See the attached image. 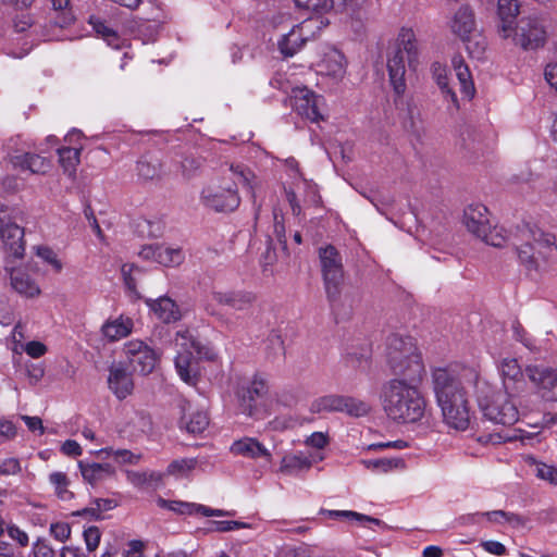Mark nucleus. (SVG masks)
<instances>
[{"label":"nucleus","instance_id":"nucleus-6","mask_svg":"<svg viewBox=\"0 0 557 557\" xmlns=\"http://www.w3.org/2000/svg\"><path fill=\"white\" fill-rule=\"evenodd\" d=\"M448 27L466 46L470 57L481 59L486 48L485 37L476 29L473 11L461 5L449 18Z\"/></svg>","mask_w":557,"mask_h":557},{"label":"nucleus","instance_id":"nucleus-14","mask_svg":"<svg viewBox=\"0 0 557 557\" xmlns=\"http://www.w3.org/2000/svg\"><path fill=\"white\" fill-rule=\"evenodd\" d=\"M123 352L134 371L143 375L150 374L159 361V355L154 349L139 339L126 342L123 346Z\"/></svg>","mask_w":557,"mask_h":557},{"label":"nucleus","instance_id":"nucleus-50","mask_svg":"<svg viewBox=\"0 0 557 557\" xmlns=\"http://www.w3.org/2000/svg\"><path fill=\"white\" fill-rule=\"evenodd\" d=\"M209 530L213 532H231L239 529H247L251 525L246 522L242 521H210L209 522Z\"/></svg>","mask_w":557,"mask_h":557},{"label":"nucleus","instance_id":"nucleus-2","mask_svg":"<svg viewBox=\"0 0 557 557\" xmlns=\"http://www.w3.org/2000/svg\"><path fill=\"white\" fill-rule=\"evenodd\" d=\"M255 178L245 166L231 165L221 177L211 180L201 188L199 201L214 212H232L240 205L238 185L252 190Z\"/></svg>","mask_w":557,"mask_h":557},{"label":"nucleus","instance_id":"nucleus-52","mask_svg":"<svg viewBox=\"0 0 557 557\" xmlns=\"http://www.w3.org/2000/svg\"><path fill=\"white\" fill-rule=\"evenodd\" d=\"M49 532L55 541L64 543L70 539L72 530L67 522L58 521L50 524Z\"/></svg>","mask_w":557,"mask_h":557},{"label":"nucleus","instance_id":"nucleus-63","mask_svg":"<svg viewBox=\"0 0 557 557\" xmlns=\"http://www.w3.org/2000/svg\"><path fill=\"white\" fill-rule=\"evenodd\" d=\"M201 166V161L196 158H186L182 162V172L183 175L187 178H190L195 175L197 170Z\"/></svg>","mask_w":557,"mask_h":557},{"label":"nucleus","instance_id":"nucleus-28","mask_svg":"<svg viewBox=\"0 0 557 557\" xmlns=\"http://www.w3.org/2000/svg\"><path fill=\"white\" fill-rule=\"evenodd\" d=\"M519 13L516 0H498V16L500 18L499 34L503 38H509L513 34V24Z\"/></svg>","mask_w":557,"mask_h":557},{"label":"nucleus","instance_id":"nucleus-60","mask_svg":"<svg viewBox=\"0 0 557 557\" xmlns=\"http://www.w3.org/2000/svg\"><path fill=\"white\" fill-rule=\"evenodd\" d=\"M15 222L14 210L0 203V233Z\"/></svg>","mask_w":557,"mask_h":557},{"label":"nucleus","instance_id":"nucleus-1","mask_svg":"<svg viewBox=\"0 0 557 557\" xmlns=\"http://www.w3.org/2000/svg\"><path fill=\"white\" fill-rule=\"evenodd\" d=\"M386 360L396 377L381 389L382 408L396 423H417L425 413L426 401L419 388L425 374L421 356L410 337L392 335L386 347Z\"/></svg>","mask_w":557,"mask_h":557},{"label":"nucleus","instance_id":"nucleus-45","mask_svg":"<svg viewBox=\"0 0 557 557\" xmlns=\"http://www.w3.org/2000/svg\"><path fill=\"white\" fill-rule=\"evenodd\" d=\"M137 174L145 181L158 178L161 175V163L145 157L137 162Z\"/></svg>","mask_w":557,"mask_h":557},{"label":"nucleus","instance_id":"nucleus-9","mask_svg":"<svg viewBox=\"0 0 557 557\" xmlns=\"http://www.w3.org/2000/svg\"><path fill=\"white\" fill-rule=\"evenodd\" d=\"M327 23V21L321 18L309 17L293 26L277 42L281 53L285 57H293L301 50L308 40L313 39Z\"/></svg>","mask_w":557,"mask_h":557},{"label":"nucleus","instance_id":"nucleus-36","mask_svg":"<svg viewBox=\"0 0 557 557\" xmlns=\"http://www.w3.org/2000/svg\"><path fill=\"white\" fill-rule=\"evenodd\" d=\"M90 24L98 36H100L108 46L113 49H121L126 46V40L112 28H110L104 22L99 18L91 17Z\"/></svg>","mask_w":557,"mask_h":557},{"label":"nucleus","instance_id":"nucleus-30","mask_svg":"<svg viewBox=\"0 0 557 557\" xmlns=\"http://www.w3.org/2000/svg\"><path fill=\"white\" fill-rule=\"evenodd\" d=\"M524 465L530 468L533 474L541 481L557 485V467L537 460L532 455L523 457Z\"/></svg>","mask_w":557,"mask_h":557},{"label":"nucleus","instance_id":"nucleus-43","mask_svg":"<svg viewBox=\"0 0 557 557\" xmlns=\"http://www.w3.org/2000/svg\"><path fill=\"white\" fill-rule=\"evenodd\" d=\"M198 466L196 458H182L173 460L166 468V475L178 479L187 478Z\"/></svg>","mask_w":557,"mask_h":557},{"label":"nucleus","instance_id":"nucleus-22","mask_svg":"<svg viewBox=\"0 0 557 557\" xmlns=\"http://www.w3.org/2000/svg\"><path fill=\"white\" fill-rule=\"evenodd\" d=\"M211 297L216 304L237 311L248 310L256 300V296L246 290H214Z\"/></svg>","mask_w":557,"mask_h":557},{"label":"nucleus","instance_id":"nucleus-29","mask_svg":"<svg viewBox=\"0 0 557 557\" xmlns=\"http://www.w3.org/2000/svg\"><path fill=\"white\" fill-rule=\"evenodd\" d=\"M134 327L131 318L120 315L116 319L108 320L101 327L103 337L109 342H116L127 337Z\"/></svg>","mask_w":557,"mask_h":557},{"label":"nucleus","instance_id":"nucleus-41","mask_svg":"<svg viewBox=\"0 0 557 557\" xmlns=\"http://www.w3.org/2000/svg\"><path fill=\"white\" fill-rule=\"evenodd\" d=\"M324 515L327 518L334 519V520L345 519V520H350V521H357L362 524H366V523H371V524H375V525L384 524L380 519H376V518H373L370 516H366V515H362V513H359L356 511H351V510H325Z\"/></svg>","mask_w":557,"mask_h":557},{"label":"nucleus","instance_id":"nucleus-3","mask_svg":"<svg viewBox=\"0 0 557 557\" xmlns=\"http://www.w3.org/2000/svg\"><path fill=\"white\" fill-rule=\"evenodd\" d=\"M433 388L444 421L453 429L463 431L470 424L471 408L466 386L446 369L433 372Z\"/></svg>","mask_w":557,"mask_h":557},{"label":"nucleus","instance_id":"nucleus-24","mask_svg":"<svg viewBox=\"0 0 557 557\" xmlns=\"http://www.w3.org/2000/svg\"><path fill=\"white\" fill-rule=\"evenodd\" d=\"M151 312L164 323L176 322L181 319V310L175 301L166 296L157 299H146Z\"/></svg>","mask_w":557,"mask_h":557},{"label":"nucleus","instance_id":"nucleus-42","mask_svg":"<svg viewBox=\"0 0 557 557\" xmlns=\"http://www.w3.org/2000/svg\"><path fill=\"white\" fill-rule=\"evenodd\" d=\"M208 424V416L203 411L191 412L189 416H184L181 421L182 428L191 434L202 433Z\"/></svg>","mask_w":557,"mask_h":557},{"label":"nucleus","instance_id":"nucleus-4","mask_svg":"<svg viewBox=\"0 0 557 557\" xmlns=\"http://www.w3.org/2000/svg\"><path fill=\"white\" fill-rule=\"evenodd\" d=\"M465 376L469 385L473 383L475 386L478 405L485 419L502 425H512L519 420L518 407L506 391L496 389L474 371Z\"/></svg>","mask_w":557,"mask_h":557},{"label":"nucleus","instance_id":"nucleus-8","mask_svg":"<svg viewBox=\"0 0 557 557\" xmlns=\"http://www.w3.org/2000/svg\"><path fill=\"white\" fill-rule=\"evenodd\" d=\"M268 391L267 379L261 374L239 379L235 392L239 412L248 417L258 416L260 412L258 399L265 397Z\"/></svg>","mask_w":557,"mask_h":557},{"label":"nucleus","instance_id":"nucleus-47","mask_svg":"<svg viewBox=\"0 0 557 557\" xmlns=\"http://www.w3.org/2000/svg\"><path fill=\"white\" fill-rule=\"evenodd\" d=\"M35 252L45 263L49 264L53 272L60 273L63 270V262L59 255L48 246L35 247Z\"/></svg>","mask_w":557,"mask_h":557},{"label":"nucleus","instance_id":"nucleus-20","mask_svg":"<svg viewBox=\"0 0 557 557\" xmlns=\"http://www.w3.org/2000/svg\"><path fill=\"white\" fill-rule=\"evenodd\" d=\"M13 264L14 262L9 261L4 263V270L10 276L12 288L21 296L27 298L39 296L41 290L35 280L21 269H16Z\"/></svg>","mask_w":557,"mask_h":557},{"label":"nucleus","instance_id":"nucleus-21","mask_svg":"<svg viewBox=\"0 0 557 557\" xmlns=\"http://www.w3.org/2000/svg\"><path fill=\"white\" fill-rule=\"evenodd\" d=\"M491 214L483 205H470L465 209L463 224L478 238L491 228Z\"/></svg>","mask_w":557,"mask_h":557},{"label":"nucleus","instance_id":"nucleus-15","mask_svg":"<svg viewBox=\"0 0 557 557\" xmlns=\"http://www.w3.org/2000/svg\"><path fill=\"white\" fill-rule=\"evenodd\" d=\"M8 161L20 173L46 174L51 169V160L39 153L28 152L8 145Z\"/></svg>","mask_w":557,"mask_h":557},{"label":"nucleus","instance_id":"nucleus-12","mask_svg":"<svg viewBox=\"0 0 557 557\" xmlns=\"http://www.w3.org/2000/svg\"><path fill=\"white\" fill-rule=\"evenodd\" d=\"M292 107L301 116L311 122H320L325 116L324 99L307 87H296L290 96Z\"/></svg>","mask_w":557,"mask_h":557},{"label":"nucleus","instance_id":"nucleus-53","mask_svg":"<svg viewBox=\"0 0 557 557\" xmlns=\"http://www.w3.org/2000/svg\"><path fill=\"white\" fill-rule=\"evenodd\" d=\"M482 518H486L491 522L503 523V522H513L518 520V517L513 513L506 512L504 510H493L482 512Z\"/></svg>","mask_w":557,"mask_h":557},{"label":"nucleus","instance_id":"nucleus-37","mask_svg":"<svg viewBox=\"0 0 557 557\" xmlns=\"http://www.w3.org/2000/svg\"><path fill=\"white\" fill-rule=\"evenodd\" d=\"M309 469L310 462L306 460L304 451L285 455L281 460L280 471L285 474H295Z\"/></svg>","mask_w":557,"mask_h":557},{"label":"nucleus","instance_id":"nucleus-32","mask_svg":"<svg viewBox=\"0 0 557 557\" xmlns=\"http://www.w3.org/2000/svg\"><path fill=\"white\" fill-rule=\"evenodd\" d=\"M453 69L460 84V91L469 99L475 92L474 84L468 65L460 55H456L451 60Z\"/></svg>","mask_w":557,"mask_h":557},{"label":"nucleus","instance_id":"nucleus-5","mask_svg":"<svg viewBox=\"0 0 557 557\" xmlns=\"http://www.w3.org/2000/svg\"><path fill=\"white\" fill-rule=\"evenodd\" d=\"M418 55L419 50L414 32L411 28H401L398 34L397 46L387 59L389 84L397 98H401L407 89L406 64L409 67H414Z\"/></svg>","mask_w":557,"mask_h":557},{"label":"nucleus","instance_id":"nucleus-48","mask_svg":"<svg viewBox=\"0 0 557 557\" xmlns=\"http://www.w3.org/2000/svg\"><path fill=\"white\" fill-rule=\"evenodd\" d=\"M499 371L504 380L518 381L522 377L521 367L515 358H504L499 363Z\"/></svg>","mask_w":557,"mask_h":557},{"label":"nucleus","instance_id":"nucleus-13","mask_svg":"<svg viewBox=\"0 0 557 557\" xmlns=\"http://www.w3.org/2000/svg\"><path fill=\"white\" fill-rule=\"evenodd\" d=\"M319 257L327 296L330 299H335L343 280L342 258L333 246L320 248Z\"/></svg>","mask_w":557,"mask_h":557},{"label":"nucleus","instance_id":"nucleus-7","mask_svg":"<svg viewBox=\"0 0 557 557\" xmlns=\"http://www.w3.org/2000/svg\"><path fill=\"white\" fill-rule=\"evenodd\" d=\"M175 346L177 355L175 357V369L186 384L196 385L199 376L198 362L195 355L201 357L202 354L199 343H197L193 334L188 330L178 331L175 337Z\"/></svg>","mask_w":557,"mask_h":557},{"label":"nucleus","instance_id":"nucleus-55","mask_svg":"<svg viewBox=\"0 0 557 557\" xmlns=\"http://www.w3.org/2000/svg\"><path fill=\"white\" fill-rule=\"evenodd\" d=\"M329 444V436L323 432H313L305 440V445L323 450Z\"/></svg>","mask_w":557,"mask_h":557},{"label":"nucleus","instance_id":"nucleus-33","mask_svg":"<svg viewBox=\"0 0 557 557\" xmlns=\"http://www.w3.org/2000/svg\"><path fill=\"white\" fill-rule=\"evenodd\" d=\"M150 428V418L144 412L135 411L126 418V421L124 425L121 426L120 432L136 437L140 434L147 433Z\"/></svg>","mask_w":557,"mask_h":557},{"label":"nucleus","instance_id":"nucleus-27","mask_svg":"<svg viewBox=\"0 0 557 557\" xmlns=\"http://www.w3.org/2000/svg\"><path fill=\"white\" fill-rule=\"evenodd\" d=\"M82 476L85 482L96 485L115 474V469L110 463L78 462Z\"/></svg>","mask_w":557,"mask_h":557},{"label":"nucleus","instance_id":"nucleus-46","mask_svg":"<svg viewBox=\"0 0 557 557\" xmlns=\"http://www.w3.org/2000/svg\"><path fill=\"white\" fill-rule=\"evenodd\" d=\"M479 238L487 245L503 247L509 239V235L505 228L491 224L490 231H485Z\"/></svg>","mask_w":557,"mask_h":557},{"label":"nucleus","instance_id":"nucleus-10","mask_svg":"<svg viewBox=\"0 0 557 557\" xmlns=\"http://www.w3.org/2000/svg\"><path fill=\"white\" fill-rule=\"evenodd\" d=\"M521 236L527 240V243L518 247L519 259L521 263L525 265L528 271H537L539 262L537 258L535 257V252L533 251L534 249L531 246V242L539 248L555 247V249H557L556 237L550 233H545L536 225L524 226L521 230Z\"/></svg>","mask_w":557,"mask_h":557},{"label":"nucleus","instance_id":"nucleus-40","mask_svg":"<svg viewBox=\"0 0 557 557\" xmlns=\"http://www.w3.org/2000/svg\"><path fill=\"white\" fill-rule=\"evenodd\" d=\"M98 454L106 455V458H112L119 465H137L141 459V454L128 449H114L112 447L103 448Z\"/></svg>","mask_w":557,"mask_h":557},{"label":"nucleus","instance_id":"nucleus-39","mask_svg":"<svg viewBox=\"0 0 557 557\" xmlns=\"http://www.w3.org/2000/svg\"><path fill=\"white\" fill-rule=\"evenodd\" d=\"M82 147H64L58 150L59 161L70 176L75 174L76 166L79 163Z\"/></svg>","mask_w":557,"mask_h":557},{"label":"nucleus","instance_id":"nucleus-19","mask_svg":"<svg viewBox=\"0 0 557 557\" xmlns=\"http://www.w3.org/2000/svg\"><path fill=\"white\" fill-rule=\"evenodd\" d=\"M139 255L144 259L153 260L165 267L180 265L184 260V253L180 248L159 244L144 246Z\"/></svg>","mask_w":557,"mask_h":557},{"label":"nucleus","instance_id":"nucleus-57","mask_svg":"<svg viewBox=\"0 0 557 557\" xmlns=\"http://www.w3.org/2000/svg\"><path fill=\"white\" fill-rule=\"evenodd\" d=\"M33 555L34 557H54V549L47 543L45 540L38 539L33 544Z\"/></svg>","mask_w":557,"mask_h":557},{"label":"nucleus","instance_id":"nucleus-58","mask_svg":"<svg viewBox=\"0 0 557 557\" xmlns=\"http://www.w3.org/2000/svg\"><path fill=\"white\" fill-rule=\"evenodd\" d=\"M435 77H436V83L438 85V87L444 91L446 92L450 100L456 104L457 103V96L455 95V92L450 89L449 85H448V79H447V76L445 74V70H435Z\"/></svg>","mask_w":557,"mask_h":557},{"label":"nucleus","instance_id":"nucleus-18","mask_svg":"<svg viewBox=\"0 0 557 557\" xmlns=\"http://www.w3.org/2000/svg\"><path fill=\"white\" fill-rule=\"evenodd\" d=\"M2 250L4 253V263L21 260L25 253L24 230L16 222L10 224L0 233Z\"/></svg>","mask_w":557,"mask_h":557},{"label":"nucleus","instance_id":"nucleus-56","mask_svg":"<svg viewBox=\"0 0 557 557\" xmlns=\"http://www.w3.org/2000/svg\"><path fill=\"white\" fill-rule=\"evenodd\" d=\"M513 336L517 341L521 342L528 349L536 351L540 347L536 346L535 342L527 335V332L520 324L513 325Z\"/></svg>","mask_w":557,"mask_h":557},{"label":"nucleus","instance_id":"nucleus-25","mask_svg":"<svg viewBox=\"0 0 557 557\" xmlns=\"http://www.w3.org/2000/svg\"><path fill=\"white\" fill-rule=\"evenodd\" d=\"M231 451L234 455L246 458H264L268 461L272 460L271 453L253 437H244L234 442L231 446Z\"/></svg>","mask_w":557,"mask_h":557},{"label":"nucleus","instance_id":"nucleus-54","mask_svg":"<svg viewBox=\"0 0 557 557\" xmlns=\"http://www.w3.org/2000/svg\"><path fill=\"white\" fill-rule=\"evenodd\" d=\"M7 533L9 537L12 541L16 542L21 547H26L29 543V537L27 533L16 524H8Z\"/></svg>","mask_w":557,"mask_h":557},{"label":"nucleus","instance_id":"nucleus-49","mask_svg":"<svg viewBox=\"0 0 557 557\" xmlns=\"http://www.w3.org/2000/svg\"><path fill=\"white\" fill-rule=\"evenodd\" d=\"M83 537L86 545V549L89 553H92L98 548L100 544L101 531L99 530L98 527L90 525L84 529Z\"/></svg>","mask_w":557,"mask_h":557},{"label":"nucleus","instance_id":"nucleus-34","mask_svg":"<svg viewBox=\"0 0 557 557\" xmlns=\"http://www.w3.org/2000/svg\"><path fill=\"white\" fill-rule=\"evenodd\" d=\"M48 482L58 499L69 502L74 498V493L70 490L71 480L65 472H51L48 475Z\"/></svg>","mask_w":557,"mask_h":557},{"label":"nucleus","instance_id":"nucleus-35","mask_svg":"<svg viewBox=\"0 0 557 557\" xmlns=\"http://www.w3.org/2000/svg\"><path fill=\"white\" fill-rule=\"evenodd\" d=\"M296 7L299 10L312 13L311 17L321 18L327 21L323 17L324 14L329 13L332 9H338L336 4V0H294Z\"/></svg>","mask_w":557,"mask_h":557},{"label":"nucleus","instance_id":"nucleus-26","mask_svg":"<svg viewBox=\"0 0 557 557\" xmlns=\"http://www.w3.org/2000/svg\"><path fill=\"white\" fill-rule=\"evenodd\" d=\"M345 57L336 49H330L318 63V72L333 78H342L345 74Z\"/></svg>","mask_w":557,"mask_h":557},{"label":"nucleus","instance_id":"nucleus-51","mask_svg":"<svg viewBox=\"0 0 557 557\" xmlns=\"http://www.w3.org/2000/svg\"><path fill=\"white\" fill-rule=\"evenodd\" d=\"M299 424L298 419L289 416V414H282L275 417L272 421H270L269 426L273 431H285L289 429H294Z\"/></svg>","mask_w":557,"mask_h":557},{"label":"nucleus","instance_id":"nucleus-17","mask_svg":"<svg viewBox=\"0 0 557 557\" xmlns=\"http://www.w3.org/2000/svg\"><path fill=\"white\" fill-rule=\"evenodd\" d=\"M133 374L122 362L113 363L109 368L108 387L113 395L123 400L134 392Z\"/></svg>","mask_w":557,"mask_h":557},{"label":"nucleus","instance_id":"nucleus-64","mask_svg":"<svg viewBox=\"0 0 557 557\" xmlns=\"http://www.w3.org/2000/svg\"><path fill=\"white\" fill-rule=\"evenodd\" d=\"M127 481L135 487H147L146 471H125Z\"/></svg>","mask_w":557,"mask_h":557},{"label":"nucleus","instance_id":"nucleus-59","mask_svg":"<svg viewBox=\"0 0 557 557\" xmlns=\"http://www.w3.org/2000/svg\"><path fill=\"white\" fill-rule=\"evenodd\" d=\"M274 234L282 245V249L285 251L286 255H288L287 251V243H286V231L283 222L278 219L277 212L274 210Z\"/></svg>","mask_w":557,"mask_h":557},{"label":"nucleus","instance_id":"nucleus-38","mask_svg":"<svg viewBox=\"0 0 557 557\" xmlns=\"http://www.w3.org/2000/svg\"><path fill=\"white\" fill-rule=\"evenodd\" d=\"M361 463L374 473H388L396 469H403L405 463L399 458L364 459Z\"/></svg>","mask_w":557,"mask_h":557},{"label":"nucleus","instance_id":"nucleus-62","mask_svg":"<svg viewBox=\"0 0 557 557\" xmlns=\"http://www.w3.org/2000/svg\"><path fill=\"white\" fill-rule=\"evenodd\" d=\"M24 350L32 358H40L46 354L47 347L41 342L32 341L25 345Z\"/></svg>","mask_w":557,"mask_h":557},{"label":"nucleus","instance_id":"nucleus-61","mask_svg":"<svg viewBox=\"0 0 557 557\" xmlns=\"http://www.w3.org/2000/svg\"><path fill=\"white\" fill-rule=\"evenodd\" d=\"M16 426L13 421L7 418H0V436L9 441L16 436Z\"/></svg>","mask_w":557,"mask_h":557},{"label":"nucleus","instance_id":"nucleus-31","mask_svg":"<svg viewBox=\"0 0 557 557\" xmlns=\"http://www.w3.org/2000/svg\"><path fill=\"white\" fill-rule=\"evenodd\" d=\"M116 506V503L110 498H95L90 504L81 509L72 512L73 517H82L88 520H100L104 511L111 510Z\"/></svg>","mask_w":557,"mask_h":557},{"label":"nucleus","instance_id":"nucleus-11","mask_svg":"<svg viewBox=\"0 0 557 557\" xmlns=\"http://www.w3.org/2000/svg\"><path fill=\"white\" fill-rule=\"evenodd\" d=\"M366 401L342 395H326L314 399L310 405L313 413L345 412L354 417H362L370 412Z\"/></svg>","mask_w":557,"mask_h":557},{"label":"nucleus","instance_id":"nucleus-44","mask_svg":"<svg viewBox=\"0 0 557 557\" xmlns=\"http://www.w3.org/2000/svg\"><path fill=\"white\" fill-rule=\"evenodd\" d=\"M157 504L159 507L169 509L178 515H199L200 504L182 500H168L161 497L158 498Z\"/></svg>","mask_w":557,"mask_h":557},{"label":"nucleus","instance_id":"nucleus-16","mask_svg":"<svg viewBox=\"0 0 557 557\" xmlns=\"http://www.w3.org/2000/svg\"><path fill=\"white\" fill-rule=\"evenodd\" d=\"M513 41L524 50L542 47L546 40V30L539 18H522L513 30Z\"/></svg>","mask_w":557,"mask_h":557},{"label":"nucleus","instance_id":"nucleus-23","mask_svg":"<svg viewBox=\"0 0 557 557\" xmlns=\"http://www.w3.org/2000/svg\"><path fill=\"white\" fill-rule=\"evenodd\" d=\"M529 380L540 389L550 392L557 388V370L544 366H529L525 368Z\"/></svg>","mask_w":557,"mask_h":557}]
</instances>
